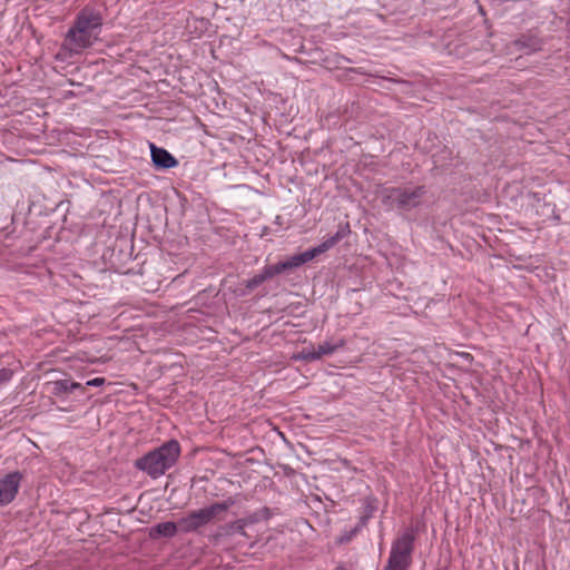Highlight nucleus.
Here are the masks:
<instances>
[{"label": "nucleus", "mask_w": 570, "mask_h": 570, "mask_svg": "<svg viewBox=\"0 0 570 570\" xmlns=\"http://www.w3.org/2000/svg\"><path fill=\"white\" fill-rule=\"evenodd\" d=\"M102 21L99 11L88 7L80 10L66 33L61 49L77 55L91 47L98 40Z\"/></svg>", "instance_id": "f257e3e1"}, {"label": "nucleus", "mask_w": 570, "mask_h": 570, "mask_svg": "<svg viewBox=\"0 0 570 570\" xmlns=\"http://www.w3.org/2000/svg\"><path fill=\"white\" fill-rule=\"evenodd\" d=\"M179 455L180 445L178 441L169 440L137 459L134 465L151 479H158L176 464Z\"/></svg>", "instance_id": "f03ea898"}, {"label": "nucleus", "mask_w": 570, "mask_h": 570, "mask_svg": "<svg viewBox=\"0 0 570 570\" xmlns=\"http://www.w3.org/2000/svg\"><path fill=\"white\" fill-rule=\"evenodd\" d=\"M426 195L425 186L415 187H389L381 191V200L390 209L396 208L410 212L422 204Z\"/></svg>", "instance_id": "7ed1b4c3"}, {"label": "nucleus", "mask_w": 570, "mask_h": 570, "mask_svg": "<svg viewBox=\"0 0 570 570\" xmlns=\"http://www.w3.org/2000/svg\"><path fill=\"white\" fill-rule=\"evenodd\" d=\"M414 532L409 529L392 543L385 570H407L412 561Z\"/></svg>", "instance_id": "20e7f679"}, {"label": "nucleus", "mask_w": 570, "mask_h": 570, "mask_svg": "<svg viewBox=\"0 0 570 570\" xmlns=\"http://www.w3.org/2000/svg\"><path fill=\"white\" fill-rule=\"evenodd\" d=\"M350 233H351V229H350L348 223H346L345 225H340L337 232L333 236L326 238L318 246L311 248L308 250H305L304 253H301L298 255H294L284 262H281V264L284 265V272L299 267L303 264L312 261L316 256L325 253L326 250L334 247L340 240H342L344 237H346Z\"/></svg>", "instance_id": "39448f33"}, {"label": "nucleus", "mask_w": 570, "mask_h": 570, "mask_svg": "<svg viewBox=\"0 0 570 570\" xmlns=\"http://www.w3.org/2000/svg\"><path fill=\"white\" fill-rule=\"evenodd\" d=\"M344 345L343 341H340L338 343H331V342H323L317 345V347L312 348H304L301 352L299 357L305 361H316L320 360L324 355H331L335 351H337L340 347Z\"/></svg>", "instance_id": "423d86ee"}, {"label": "nucleus", "mask_w": 570, "mask_h": 570, "mask_svg": "<svg viewBox=\"0 0 570 570\" xmlns=\"http://www.w3.org/2000/svg\"><path fill=\"white\" fill-rule=\"evenodd\" d=\"M206 524L208 521L203 509L191 511L178 521L179 530L185 533L195 532Z\"/></svg>", "instance_id": "0eeeda50"}, {"label": "nucleus", "mask_w": 570, "mask_h": 570, "mask_svg": "<svg viewBox=\"0 0 570 570\" xmlns=\"http://www.w3.org/2000/svg\"><path fill=\"white\" fill-rule=\"evenodd\" d=\"M21 481L19 472L7 474L2 479V504L10 503L17 495Z\"/></svg>", "instance_id": "6e6552de"}, {"label": "nucleus", "mask_w": 570, "mask_h": 570, "mask_svg": "<svg viewBox=\"0 0 570 570\" xmlns=\"http://www.w3.org/2000/svg\"><path fill=\"white\" fill-rule=\"evenodd\" d=\"M151 160L155 167L161 169H169L177 166V159L164 148L150 145Z\"/></svg>", "instance_id": "1a4fd4ad"}, {"label": "nucleus", "mask_w": 570, "mask_h": 570, "mask_svg": "<svg viewBox=\"0 0 570 570\" xmlns=\"http://www.w3.org/2000/svg\"><path fill=\"white\" fill-rule=\"evenodd\" d=\"M234 504L235 500L233 498H228L223 502H216L209 507L203 508L208 523L215 519H220V514L226 512Z\"/></svg>", "instance_id": "9d476101"}, {"label": "nucleus", "mask_w": 570, "mask_h": 570, "mask_svg": "<svg viewBox=\"0 0 570 570\" xmlns=\"http://www.w3.org/2000/svg\"><path fill=\"white\" fill-rule=\"evenodd\" d=\"M75 390L85 391V387L80 383L70 382L68 380H59L50 383V393L55 396H60Z\"/></svg>", "instance_id": "9b49d317"}, {"label": "nucleus", "mask_w": 570, "mask_h": 570, "mask_svg": "<svg viewBox=\"0 0 570 570\" xmlns=\"http://www.w3.org/2000/svg\"><path fill=\"white\" fill-rule=\"evenodd\" d=\"M179 529L178 523L167 521L156 524L151 529V535H160L165 538H173L176 535L177 531Z\"/></svg>", "instance_id": "f8f14e48"}, {"label": "nucleus", "mask_w": 570, "mask_h": 570, "mask_svg": "<svg viewBox=\"0 0 570 570\" xmlns=\"http://www.w3.org/2000/svg\"><path fill=\"white\" fill-rule=\"evenodd\" d=\"M247 525V521L245 519H238L234 522H230L224 527L225 534H232L234 532H238L242 535H246L245 527Z\"/></svg>", "instance_id": "ddd939ff"}, {"label": "nucleus", "mask_w": 570, "mask_h": 570, "mask_svg": "<svg viewBox=\"0 0 570 570\" xmlns=\"http://www.w3.org/2000/svg\"><path fill=\"white\" fill-rule=\"evenodd\" d=\"M283 272H284V265H282L279 262L275 265H266L261 273L264 276L265 281H267Z\"/></svg>", "instance_id": "4468645a"}, {"label": "nucleus", "mask_w": 570, "mask_h": 570, "mask_svg": "<svg viewBox=\"0 0 570 570\" xmlns=\"http://www.w3.org/2000/svg\"><path fill=\"white\" fill-rule=\"evenodd\" d=\"M264 282H265V278L262 275V273L256 274L255 276H253L252 278H249L246 282V288L254 289V288L258 287L261 284H263Z\"/></svg>", "instance_id": "2eb2a0df"}, {"label": "nucleus", "mask_w": 570, "mask_h": 570, "mask_svg": "<svg viewBox=\"0 0 570 570\" xmlns=\"http://www.w3.org/2000/svg\"><path fill=\"white\" fill-rule=\"evenodd\" d=\"M105 384V379L104 377H95L92 380H89L86 385L88 386H100V385H104Z\"/></svg>", "instance_id": "dca6fc26"}, {"label": "nucleus", "mask_w": 570, "mask_h": 570, "mask_svg": "<svg viewBox=\"0 0 570 570\" xmlns=\"http://www.w3.org/2000/svg\"><path fill=\"white\" fill-rule=\"evenodd\" d=\"M245 520L247 521V524H250V523L257 522L258 521V517L256 514H253V515L248 517Z\"/></svg>", "instance_id": "f3484780"}, {"label": "nucleus", "mask_w": 570, "mask_h": 570, "mask_svg": "<svg viewBox=\"0 0 570 570\" xmlns=\"http://www.w3.org/2000/svg\"><path fill=\"white\" fill-rule=\"evenodd\" d=\"M261 512L265 519L269 518V509L268 508H264Z\"/></svg>", "instance_id": "a211bd4d"}, {"label": "nucleus", "mask_w": 570, "mask_h": 570, "mask_svg": "<svg viewBox=\"0 0 570 570\" xmlns=\"http://www.w3.org/2000/svg\"><path fill=\"white\" fill-rule=\"evenodd\" d=\"M9 374H10V373H9L8 371H6L4 368H2V381H4V380L9 379Z\"/></svg>", "instance_id": "6ab92c4d"}, {"label": "nucleus", "mask_w": 570, "mask_h": 570, "mask_svg": "<svg viewBox=\"0 0 570 570\" xmlns=\"http://www.w3.org/2000/svg\"><path fill=\"white\" fill-rule=\"evenodd\" d=\"M515 45H517V46H520V47H524V43H523V42H521L520 40H518V41L515 42Z\"/></svg>", "instance_id": "aec40b11"}, {"label": "nucleus", "mask_w": 570, "mask_h": 570, "mask_svg": "<svg viewBox=\"0 0 570 570\" xmlns=\"http://www.w3.org/2000/svg\"><path fill=\"white\" fill-rule=\"evenodd\" d=\"M336 570H344L343 568H337Z\"/></svg>", "instance_id": "412c9836"}]
</instances>
